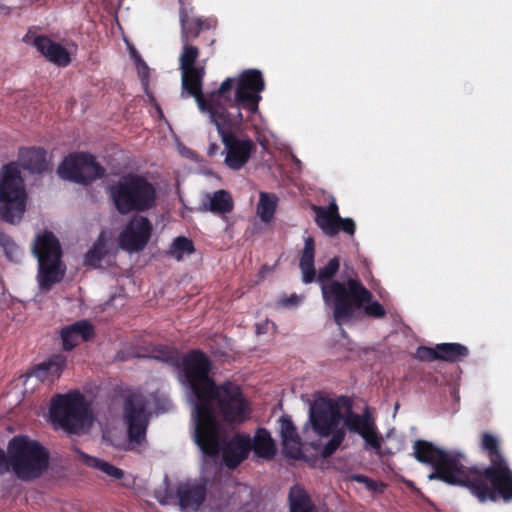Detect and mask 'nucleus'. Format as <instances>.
Listing matches in <instances>:
<instances>
[{
    "instance_id": "nucleus-28",
    "label": "nucleus",
    "mask_w": 512,
    "mask_h": 512,
    "mask_svg": "<svg viewBox=\"0 0 512 512\" xmlns=\"http://www.w3.org/2000/svg\"><path fill=\"white\" fill-rule=\"evenodd\" d=\"M21 161L23 168L32 173H42L48 168L46 152L41 148H30L21 152Z\"/></svg>"
},
{
    "instance_id": "nucleus-30",
    "label": "nucleus",
    "mask_w": 512,
    "mask_h": 512,
    "mask_svg": "<svg viewBox=\"0 0 512 512\" xmlns=\"http://www.w3.org/2000/svg\"><path fill=\"white\" fill-rule=\"evenodd\" d=\"M253 450L257 456L265 459H271L275 455V444L267 430L259 429L256 432L253 441Z\"/></svg>"
},
{
    "instance_id": "nucleus-17",
    "label": "nucleus",
    "mask_w": 512,
    "mask_h": 512,
    "mask_svg": "<svg viewBox=\"0 0 512 512\" xmlns=\"http://www.w3.org/2000/svg\"><path fill=\"white\" fill-rule=\"evenodd\" d=\"M146 400L141 395H131L124 405V420L130 443L140 445L145 440L148 415Z\"/></svg>"
},
{
    "instance_id": "nucleus-31",
    "label": "nucleus",
    "mask_w": 512,
    "mask_h": 512,
    "mask_svg": "<svg viewBox=\"0 0 512 512\" xmlns=\"http://www.w3.org/2000/svg\"><path fill=\"white\" fill-rule=\"evenodd\" d=\"M438 347V360L457 362L466 358L469 350L460 343H440Z\"/></svg>"
},
{
    "instance_id": "nucleus-37",
    "label": "nucleus",
    "mask_w": 512,
    "mask_h": 512,
    "mask_svg": "<svg viewBox=\"0 0 512 512\" xmlns=\"http://www.w3.org/2000/svg\"><path fill=\"white\" fill-rule=\"evenodd\" d=\"M363 307L365 314L369 317L378 319L383 318L386 315L384 306L378 301H372L371 299L369 302L364 303L361 308Z\"/></svg>"
},
{
    "instance_id": "nucleus-9",
    "label": "nucleus",
    "mask_w": 512,
    "mask_h": 512,
    "mask_svg": "<svg viewBox=\"0 0 512 512\" xmlns=\"http://www.w3.org/2000/svg\"><path fill=\"white\" fill-rule=\"evenodd\" d=\"M32 252L38 260V284L41 290L48 291L60 282L66 268L61 261V246L59 240L50 231L36 235Z\"/></svg>"
},
{
    "instance_id": "nucleus-8",
    "label": "nucleus",
    "mask_w": 512,
    "mask_h": 512,
    "mask_svg": "<svg viewBox=\"0 0 512 512\" xmlns=\"http://www.w3.org/2000/svg\"><path fill=\"white\" fill-rule=\"evenodd\" d=\"M231 80L230 88L219 97V107L226 109V105L234 106L241 112L246 110L250 114L258 111L261 100V92L265 88V82L260 70L247 69L236 78L228 77L223 82Z\"/></svg>"
},
{
    "instance_id": "nucleus-3",
    "label": "nucleus",
    "mask_w": 512,
    "mask_h": 512,
    "mask_svg": "<svg viewBox=\"0 0 512 512\" xmlns=\"http://www.w3.org/2000/svg\"><path fill=\"white\" fill-rule=\"evenodd\" d=\"M231 80L222 82L216 91L210 93V106L204 114H207L212 124L216 126L221 142L224 146L222 155L223 163L233 171H239L249 161L252 153L256 150V144L247 136L239 135L243 115L237 111L235 115L227 109L219 107V97L229 90Z\"/></svg>"
},
{
    "instance_id": "nucleus-2",
    "label": "nucleus",
    "mask_w": 512,
    "mask_h": 512,
    "mask_svg": "<svg viewBox=\"0 0 512 512\" xmlns=\"http://www.w3.org/2000/svg\"><path fill=\"white\" fill-rule=\"evenodd\" d=\"M315 241L308 236L305 238L304 249L300 258V269L304 283H312L317 280L321 284L323 300L332 309L333 319L339 326L351 322L356 311L360 310L364 303L373 299V294L357 277L348 278L346 281L333 280L340 267L338 257L331 258L328 263L319 269L316 274L314 266Z\"/></svg>"
},
{
    "instance_id": "nucleus-35",
    "label": "nucleus",
    "mask_w": 512,
    "mask_h": 512,
    "mask_svg": "<svg viewBox=\"0 0 512 512\" xmlns=\"http://www.w3.org/2000/svg\"><path fill=\"white\" fill-rule=\"evenodd\" d=\"M331 438L328 442L323 446L321 450V454L323 457L331 456L341 445L344 440L345 433L342 430L337 429L335 432L331 434Z\"/></svg>"
},
{
    "instance_id": "nucleus-51",
    "label": "nucleus",
    "mask_w": 512,
    "mask_h": 512,
    "mask_svg": "<svg viewBox=\"0 0 512 512\" xmlns=\"http://www.w3.org/2000/svg\"><path fill=\"white\" fill-rule=\"evenodd\" d=\"M297 303V295L296 294H290V305H294Z\"/></svg>"
},
{
    "instance_id": "nucleus-15",
    "label": "nucleus",
    "mask_w": 512,
    "mask_h": 512,
    "mask_svg": "<svg viewBox=\"0 0 512 512\" xmlns=\"http://www.w3.org/2000/svg\"><path fill=\"white\" fill-rule=\"evenodd\" d=\"M340 396L317 397L310 406L309 420L314 432L320 437H328L338 429L342 420Z\"/></svg>"
},
{
    "instance_id": "nucleus-23",
    "label": "nucleus",
    "mask_w": 512,
    "mask_h": 512,
    "mask_svg": "<svg viewBox=\"0 0 512 512\" xmlns=\"http://www.w3.org/2000/svg\"><path fill=\"white\" fill-rule=\"evenodd\" d=\"M234 208V202L231 194L224 189L213 193H207L201 203L200 210L212 212L217 215L230 213Z\"/></svg>"
},
{
    "instance_id": "nucleus-7",
    "label": "nucleus",
    "mask_w": 512,
    "mask_h": 512,
    "mask_svg": "<svg viewBox=\"0 0 512 512\" xmlns=\"http://www.w3.org/2000/svg\"><path fill=\"white\" fill-rule=\"evenodd\" d=\"M8 468L23 481L38 478L48 468L49 453L27 436H15L8 444Z\"/></svg>"
},
{
    "instance_id": "nucleus-34",
    "label": "nucleus",
    "mask_w": 512,
    "mask_h": 512,
    "mask_svg": "<svg viewBox=\"0 0 512 512\" xmlns=\"http://www.w3.org/2000/svg\"><path fill=\"white\" fill-rule=\"evenodd\" d=\"M193 252V242L190 239L181 236L174 239L169 251L170 255L173 256L177 261H181L184 256H189Z\"/></svg>"
},
{
    "instance_id": "nucleus-33",
    "label": "nucleus",
    "mask_w": 512,
    "mask_h": 512,
    "mask_svg": "<svg viewBox=\"0 0 512 512\" xmlns=\"http://www.w3.org/2000/svg\"><path fill=\"white\" fill-rule=\"evenodd\" d=\"M106 254V240L103 234H101L95 241L93 247L86 253L85 263L96 268L100 265Z\"/></svg>"
},
{
    "instance_id": "nucleus-22",
    "label": "nucleus",
    "mask_w": 512,
    "mask_h": 512,
    "mask_svg": "<svg viewBox=\"0 0 512 512\" xmlns=\"http://www.w3.org/2000/svg\"><path fill=\"white\" fill-rule=\"evenodd\" d=\"M34 46L50 62L65 67L71 59L68 51L59 43L53 42L46 36H38L34 39Z\"/></svg>"
},
{
    "instance_id": "nucleus-10",
    "label": "nucleus",
    "mask_w": 512,
    "mask_h": 512,
    "mask_svg": "<svg viewBox=\"0 0 512 512\" xmlns=\"http://www.w3.org/2000/svg\"><path fill=\"white\" fill-rule=\"evenodd\" d=\"M481 448L487 454L490 465L483 467H466L464 465L466 488L477 498V489L491 487L505 471L509 464L500 450L497 437L484 432L481 437Z\"/></svg>"
},
{
    "instance_id": "nucleus-19",
    "label": "nucleus",
    "mask_w": 512,
    "mask_h": 512,
    "mask_svg": "<svg viewBox=\"0 0 512 512\" xmlns=\"http://www.w3.org/2000/svg\"><path fill=\"white\" fill-rule=\"evenodd\" d=\"M206 484L198 481H186L177 486L176 498L183 512L197 511L206 498Z\"/></svg>"
},
{
    "instance_id": "nucleus-49",
    "label": "nucleus",
    "mask_w": 512,
    "mask_h": 512,
    "mask_svg": "<svg viewBox=\"0 0 512 512\" xmlns=\"http://www.w3.org/2000/svg\"><path fill=\"white\" fill-rule=\"evenodd\" d=\"M130 55L131 57L133 58L134 62H137V58H141V56L139 55V53L136 51V49L132 48L130 50Z\"/></svg>"
},
{
    "instance_id": "nucleus-53",
    "label": "nucleus",
    "mask_w": 512,
    "mask_h": 512,
    "mask_svg": "<svg viewBox=\"0 0 512 512\" xmlns=\"http://www.w3.org/2000/svg\"><path fill=\"white\" fill-rule=\"evenodd\" d=\"M256 326H257V333H261L259 325L257 324Z\"/></svg>"
},
{
    "instance_id": "nucleus-6",
    "label": "nucleus",
    "mask_w": 512,
    "mask_h": 512,
    "mask_svg": "<svg viewBox=\"0 0 512 512\" xmlns=\"http://www.w3.org/2000/svg\"><path fill=\"white\" fill-rule=\"evenodd\" d=\"M415 459L430 465L434 471L429 479L441 480L449 485L466 487L464 464L465 456L460 452L445 451L426 440H416L413 444Z\"/></svg>"
},
{
    "instance_id": "nucleus-20",
    "label": "nucleus",
    "mask_w": 512,
    "mask_h": 512,
    "mask_svg": "<svg viewBox=\"0 0 512 512\" xmlns=\"http://www.w3.org/2000/svg\"><path fill=\"white\" fill-rule=\"evenodd\" d=\"M498 480L489 488L477 489V500L480 503L512 501V470L509 469L500 475Z\"/></svg>"
},
{
    "instance_id": "nucleus-44",
    "label": "nucleus",
    "mask_w": 512,
    "mask_h": 512,
    "mask_svg": "<svg viewBox=\"0 0 512 512\" xmlns=\"http://www.w3.org/2000/svg\"><path fill=\"white\" fill-rule=\"evenodd\" d=\"M289 436H290V443L293 442V443L300 444L302 446L305 444L302 442L301 437L298 435L297 428L295 427V425L292 423L291 420H290Z\"/></svg>"
},
{
    "instance_id": "nucleus-50",
    "label": "nucleus",
    "mask_w": 512,
    "mask_h": 512,
    "mask_svg": "<svg viewBox=\"0 0 512 512\" xmlns=\"http://www.w3.org/2000/svg\"><path fill=\"white\" fill-rule=\"evenodd\" d=\"M172 499V495H166L163 499H160V503L162 504H168L170 503V500Z\"/></svg>"
},
{
    "instance_id": "nucleus-18",
    "label": "nucleus",
    "mask_w": 512,
    "mask_h": 512,
    "mask_svg": "<svg viewBox=\"0 0 512 512\" xmlns=\"http://www.w3.org/2000/svg\"><path fill=\"white\" fill-rule=\"evenodd\" d=\"M152 229L147 217L133 216L119 235V246L129 253L142 251L151 238Z\"/></svg>"
},
{
    "instance_id": "nucleus-1",
    "label": "nucleus",
    "mask_w": 512,
    "mask_h": 512,
    "mask_svg": "<svg viewBox=\"0 0 512 512\" xmlns=\"http://www.w3.org/2000/svg\"><path fill=\"white\" fill-rule=\"evenodd\" d=\"M183 383L189 388L193 405V419L218 410L230 423H241L249 416V409L240 387L226 382L216 386L210 377L211 362L200 351H191L182 360Z\"/></svg>"
},
{
    "instance_id": "nucleus-29",
    "label": "nucleus",
    "mask_w": 512,
    "mask_h": 512,
    "mask_svg": "<svg viewBox=\"0 0 512 512\" xmlns=\"http://www.w3.org/2000/svg\"><path fill=\"white\" fill-rule=\"evenodd\" d=\"M290 512H317L309 494L298 485L290 487Z\"/></svg>"
},
{
    "instance_id": "nucleus-14",
    "label": "nucleus",
    "mask_w": 512,
    "mask_h": 512,
    "mask_svg": "<svg viewBox=\"0 0 512 512\" xmlns=\"http://www.w3.org/2000/svg\"><path fill=\"white\" fill-rule=\"evenodd\" d=\"M340 403L345 410L342 419L348 431L363 438L365 450H373L378 456H382L383 438L377 431L375 420L369 409L366 408L362 414L355 413L353 400L348 396H340Z\"/></svg>"
},
{
    "instance_id": "nucleus-41",
    "label": "nucleus",
    "mask_w": 512,
    "mask_h": 512,
    "mask_svg": "<svg viewBox=\"0 0 512 512\" xmlns=\"http://www.w3.org/2000/svg\"><path fill=\"white\" fill-rule=\"evenodd\" d=\"M281 428H280V432H281V436H282V443H283V448H282V454L283 455H287L288 454V451H287V442H288V418L286 416H282L281 419Z\"/></svg>"
},
{
    "instance_id": "nucleus-26",
    "label": "nucleus",
    "mask_w": 512,
    "mask_h": 512,
    "mask_svg": "<svg viewBox=\"0 0 512 512\" xmlns=\"http://www.w3.org/2000/svg\"><path fill=\"white\" fill-rule=\"evenodd\" d=\"M181 41L187 42L196 39L203 28H209V24L201 18H190L187 12L180 11Z\"/></svg>"
},
{
    "instance_id": "nucleus-39",
    "label": "nucleus",
    "mask_w": 512,
    "mask_h": 512,
    "mask_svg": "<svg viewBox=\"0 0 512 512\" xmlns=\"http://www.w3.org/2000/svg\"><path fill=\"white\" fill-rule=\"evenodd\" d=\"M335 229H336V235L340 231H342V232L348 234L349 236H354L355 231H356V224L352 218H342L339 215Z\"/></svg>"
},
{
    "instance_id": "nucleus-16",
    "label": "nucleus",
    "mask_w": 512,
    "mask_h": 512,
    "mask_svg": "<svg viewBox=\"0 0 512 512\" xmlns=\"http://www.w3.org/2000/svg\"><path fill=\"white\" fill-rule=\"evenodd\" d=\"M57 172L62 179L87 185L100 179L105 169L95 161V158L87 153L69 155L59 165Z\"/></svg>"
},
{
    "instance_id": "nucleus-52",
    "label": "nucleus",
    "mask_w": 512,
    "mask_h": 512,
    "mask_svg": "<svg viewBox=\"0 0 512 512\" xmlns=\"http://www.w3.org/2000/svg\"><path fill=\"white\" fill-rule=\"evenodd\" d=\"M281 303L286 304V303H288V300L283 299V300H281Z\"/></svg>"
},
{
    "instance_id": "nucleus-45",
    "label": "nucleus",
    "mask_w": 512,
    "mask_h": 512,
    "mask_svg": "<svg viewBox=\"0 0 512 512\" xmlns=\"http://www.w3.org/2000/svg\"><path fill=\"white\" fill-rule=\"evenodd\" d=\"M289 157H290V174L293 172L292 166H294L295 171L301 172L302 171V162L291 151H290Z\"/></svg>"
},
{
    "instance_id": "nucleus-24",
    "label": "nucleus",
    "mask_w": 512,
    "mask_h": 512,
    "mask_svg": "<svg viewBox=\"0 0 512 512\" xmlns=\"http://www.w3.org/2000/svg\"><path fill=\"white\" fill-rule=\"evenodd\" d=\"M311 210L315 213V223L322 232L329 237L336 236L335 226L339 217L336 202L333 201L326 207L312 204Z\"/></svg>"
},
{
    "instance_id": "nucleus-43",
    "label": "nucleus",
    "mask_w": 512,
    "mask_h": 512,
    "mask_svg": "<svg viewBox=\"0 0 512 512\" xmlns=\"http://www.w3.org/2000/svg\"><path fill=\"white\" fill-rule=\"evenodd\" d=\"M151 357L161 361H169L173 358L172 351L167 347L155 349Z\"/></svg>"
},
{
    "instance_id": "nucleus-11",
    "label": "nucleus",
    "mask_w": 512,
    "mask_h": 512,
    "mask_svg": "<svg viewBox=\"0 0 512 512\" xmlns=\"http://www.w3.org/2000/svg\"><path fill=\"white\" fill-rule=\"evenodd\" d=\"M50 416L53 423L69 433H81L92 424V416L80 392L57 394L51 400Z\"/></svg>"
},
{
    "instance_id": "nucleus-25",
    "label": "nucleus",
    "mask_w": 512,
    "mask_h": 512,
    "mask_svg": "<svg viewBox=\"0 0 512 512\" xmlns=\"http://www.w3.org/2000/svg\"><path fill=\"white\" fill-rule=\"evenodd\" d=\"M67 358L63 354L52 355L48 360L37 365L33 375L41 381H54L66 367Z\"/></svg>"
},
{
    "instance_id": "nucleus-36",
    "label": "nucleus",
    "mask_w": 512,
    "mask_h": 512,
    "mask_svg": "<svg viewBox=\"0 0 512 512\" xmlns=\"http://www.w3.org/2000/svg\"><path fill=\"white\" fill-rule=\"evenodd\" d=\"M0 244L3 247L6 256L11 261H17L21 252L18 248V246L14 243V241L6 235H2L0 237Z\"/></svg>"
},
{
    "instance_id": "nucleus-40",
    "label": "nucleus",
    "mask_w": 512,
    "mask_h": 512,
    "mask_svg": "<svg viewBox=\"0 0 512 512\" xmlns=\"http://www.w3.org/2000/svg\"><path fill=\"white\" fill-rule=\"evenodd\" d=\"M135 64H136L138 76H139L143 86L147 90L150 69L142 58H137V62H135Z\"/></svg>"
},
{
    "instance_id": "nucleus-48",
    "label": "nucleus",
    "mask_w": 512,
    "mask_h": 512,
    "mask_svg": "<svg viewBox=\"0 0 512 512\" xmlns=\"http://www.w3.org/2000/svg\"><path fill=\"white\" fill-rule=\"evenodd\" d=\"M219 151V146L216 143H211L208 147L207 154L210 157L215 156Z\"/></svg>"
},
{
    "instance_id": "nucleus-12",
    "label": "nucleus",
    "mask_w": 512,
    "mask_h": 512,
    "mask_svg": "<svg viewBox=\"0 0 512 512\" xmlns=\"http://www.w3.org/2000/svg\"><path fill=\"white\" fill-rule=\"evenodd\" d=\"M27 194L17 163L11 162L0 171V217L15 223L21 220L26 209Z\"/></svg>"
},
{
    "instance_id": "nucleus-47",
    "label": "nucleus",
    "mask_w": 512,
    "mask_h": 512,
    "mask_svg": "<svg viewBox=\"0 0 512 512\" xmlns=\"http://www.w3.org/2000/svg\"><path fill=\"white\" fill-rule=\"evenodd\" d=\"M289 455L290 459H303L305 457L301 448H295L291 445Z\"/></svg>"
},
{
    "instance_id": "nucleus-46",
    "label": "nucleus",
    "mask_w": 512,
    "mask_h": 512,
    "mask_svg": "<svg viewBox=\"0 0 512 512\" xmlns=\"http://www.w3.org/2000/svg\"><path fill=\"white\" fill-rule=\"evenodd\" d=\"M7 457L5 456V453L2 449H0V474H5L8 472V463H7Z\"/></svg>"
},
{
    "instance_id": "nucleus-21",
    "label": "nucleus",
    "mask_w": 512,
    "mask_h": 512,
    "mask_svg": "<svg viewBox=\"0 0 512 512\" xmlns=\"http://www.w3.org/2000/svg\"><path fill=\"white\" fill-rule=\"evenodd\" d=\"M93 334L94 328L87 320H80L71 325L65 326L61 330L64 350L69 351L73 349L80 342L89 340Z\"/></svg>"
},
{
    "instance_id": "nucleus-13",
    "label": "nucleus",
    "mask_w": 512,
    "mask_h": 512,
    "mask_svg": "<svg viewBox=\"0 0 512 512\" xmlns=\"http://www.w3.org/2000/svg\"><path fill=\"white\" fill-rule=\"evenodd\" d=\"M183 43V49L179 57L181 71V98L192 96L201 112H205L210 106V94L205 96L202 91V82L205 76L204 66H196L199 57V49L187 42Z\"/></svg>"
},
{
    "instance_id": "nucleus-5",
    "label": "nucleus",
    "mask_w": 512,
    "mask_h": 512,
    "mask_svg": "<svg viewBox=\"0 0 512 512\" xmlns=\"http://www.w3.org/2000/svg\"><path fill=\"white\" fill-rule=\"evenodd\" d=\"M109 197L121 215L145 212L156 204V188L145 177L129 173L107 188Z\"/></svg>"
},
{
    "instance_id": "nucleus-42",
    "label": "nucleus",
    "mask_w": 512,
    "mask_h": 512,
    "mask_svg": "<svg viewBox=\"0 0 512 512\" xmlns=\"http://www.w3.org/2000/svg\"><path fill=\"white\" fill-rule=\"evenodd\" d=\"M349 479L364 484L368 489H375L376 487V482L364 474H352Z\"/></svg>"
},
{
    "instance_id": "nucleus-32",
    "label": "nucleus",
    "mask_w": 512,
    "mask_h": 512,
    "mask_svg": "<svg viewBox=\"0 0 512 512\" xmlns=\"http://www.w3.org/2000/svg\"><path fill=\"white\" fill-rule=\"evenodd\" d=\"M278 198L273 193L260 192L256 214L261 221L268 223L272 220L277 208Z\"/></svg>"
},
{
    "instance_id": "nucleus-38",
    "label": "nucleus",
    "mask_w": 512,
    "mask_h": 512,
    "mask_svg": "<svg viewBox=\"0 0 512 512\" xmlns=\"http://www.w3.org/2000/svg\"><path fill=\"white\" fill-rule=\"evenodd\" d=\"M415 357L421 361L433 362L438 360V347L434 348L427 346H420L416 350Z\"/></svg>"
},
{
    "instance_id": "nucleus-4",
    "label": "nucleus",
    "mask_w": 512,
    "mask_h": 512,
    "mask_svg": "<svg viewBox=\"0 0 512 512\" xmlns=\"http://www.w3.org/2000/svg\"><path fill=\"white\" fill-rule=\"evenodd\" d=\"M223 415L215 410L194 420V437L203 454L216 458L220 453L224 464L229 468L237 467L250 449L249 439L238 435L230 438L218 421Z\"/></svg>"
},
{
    "instance_id": "nucleus-27",
    "label": "nucleus",
    "mask_w": 512,
    "mask_h": 512,
    "mask_svg": "<svg viewBox=\"0 0 512 512\" xmlns=\"http://www.w3.org/2000/svg\"><path fill=\"white\" fill-rule=\"evenodd\" d=\"M75 452L78 455V459L86 466L98 469L113 479L119 480L124 477V471L109 462L90 456L79 449H75Z\"/></svg>"
}]
</instances>
